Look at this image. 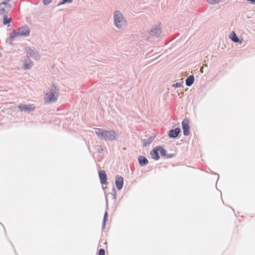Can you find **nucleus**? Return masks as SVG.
I'll return each instance as SVG.
<instances>
[{"label": "nucleus", "instance_id": "1", "mask_svg": "<svg viewBox=\"0 0 255 255\" xmlns=\"http://www.w3.org/2000/svg\"><path fill=\"white\" fill-rule=\"evenodd\" d=\"M95 133L98 137H101L105 140H114L116 138V132L113 130H108L100 128H94Z\"/></svg>", "mask_w": 255, "mask_h": 255}, {"label": "nucleus", "instance_id": "2", "mask_svg": "<svg viewBox=\"0 0 255 255\" xmlns=\"http://www.w3.org/2000/svg\"><path fill=\"white\" fill-rule=\"evenodd\" d=\"M29 34V30L27 26H22L16 30H13L12 33L10 34L9 39V42L12 44V41L13 38L19 36H26Z\"/></svg>", "mask_w": 255, "mask_h": 255}, {"label": "nucleus", "instance_id": "3", "mask_svg": "<svg viewBox=\"0 0 255 255\" xmlns=\"http://www.w3.org/2000/svg\"><path fill=\"white\" fill-rule=\"evenodd\" d=\"M114 22L118 28H122L127 25V22L123 14L119 11H116L114 15Z\"/></svg>", "mask_w": 255, "mask_h": 255}, {"label": "nucleus", "instance_id": "4", "mask_svg": "<svg viewBox=\"0 0 255 255\" xmlns=\"http://www.w3.org/2000/svg\"><path fill=\"white\" fill-rule=\"evenodd\" d=\"M10 8V5L7 2H2L0 3V14L4 15L7 13Z\"/></svg>", "mask_w": 255, "mask_h": 255}, {"label": "nucleus", "instance_id": "5", "mask_svg": "<svg viewBox=\"0 0 255 255\" xmlns=\"http://www.w3.org/2000/svg\"><path fill=\"white\" fill-rule=\"evenodd\" d=\"M46 97L48 102H55L57 99L58 93L55 90H51L49 93L46 94Z\"/></svg>", "mask_w": 255, "mask_h": 255}, {"label": "nucleus", "instance_id": "6", "mask_svg": "<svg viewBox=\"0 0 255 255\" xmlns=\"http://www.w3.org/2000/svg\"><path fill=\"white\" fill-rule=\"evenodd\" d=\"M182 128L183 129V133L185 135H187L189 134V121L188 119H184L182 123Z\"/></svg>", "mask_w": 255, "mask_h": 255}, {"label": "nucleus", "instance_id": "7", "mask_svg": "<svg viewBox=\"0 0 255 255\" xmlns=\"http://www.w3.org/2000/svg\"><path fill=\"white\" fill-rule=\"evenodd\" d=\"M17 107L21 111L25 112H30L33 111L35 109V107L32 105H19Z\"/></svg>", "mask_w": 255, "mask_h": 255}, {"label": "nucleus", "instance_id": "8", "mask_svg": "<svg viewBox=\"0 0 255 255\" xmlns=\"http://www.w3.org/2000/svg\"><path fill=\"white\" fill-rule=\"evenodd\" d=\"M116 184L117 188L119 190L123 188L124 184V178L121 176L117 175L116 176Z\"/></svg>", "mask_w": 255, "mask_h": 255}, {"label": "nucleus", "instance_id": "9", "mask_svg": "<svg viewBox=\"0 0 255 255\" xmlns=\"http://www.w3.org/2000/svg\"><path fill=\"white\" fill-rule=\"evenodd\" d=\"M99 175L101 184H106L107 181V176L106 171L105 170H101L99 172Z\"/></svg>", "mask_w": 255, "mask_h": 255}, {"label": "nucleus", "instance_id": "10", "mask_svg": "<svg viewBox=\"0 0 255 255\" xmlns=\"http://www.w3.org/2000/svg\"><path fill=\"white\" fill-rule=\"evenodd\" d=\"M180 132V129L179 128H176L175 129H171L169 131L168 135L170 137L175 138L177 137Z\"/></svg>", "mask_w": 255, "mask_h": 255}, {"label": "nucleus", "instance_id": "11", "mask_svg": "<svg viewBox=\"0 0 255 255\" xmlns=\"http://www.w3.org/2000/svg\"><path fill=\"white\" fill-rule=\"evenodd\" d=\"M158 154L159 153L157 147H155L150 152V155L151 157L155 160H158V159H159V156Z\"/></svg>", "mask_w": 255, "mask_h": 255}, {"label": "nucleus", "instance_id": "12", "mask_svg": "<svg viewBox=\"0 0 255 255\" xmlns=\"http://www.w3.org/2000/svg\"><path fill=\"white\" fill-rule=\"evenodd\" d=\"M139 163L141 166H144L148 163V161L146 158L143 156H139L138 157Z\"/></svg>", "mask_w": 255, "mask_h": 255}, {"label": "nucleus", "instance_id": "13", "mask_svg": "<svg viewBox=\"0 0 255 255\" xmlns=\"http://www.w3.org/2000/svg\"><path fill=\"white\" fill-rule=\"evenodd\" d=\"M194 81V78L193 75H190L189 76L187 79L186 80V84L188 86H191Z\"/></svg>", "mask_w": 255, "mask_h": 255}, {"label": "nucleus", "instance_id": "14", "mask_svg": "<svg viewBox=\"0 0 255 255\" xmlns=\"http://www.w3.org/2000/svg\"><path fill=\"white\" fill-rule=\"evenodd\" d=\"M32 65V63L30 60H28L27 61H25L23 64V68L24 69H29Z\"/></svg>", "mask_w": 255, "mask_h": 255}, {"label": "nucleus", "instance_id": "15", "mask_svg": "<svg viewBox=\"0 0 255 255\" xmlns=\"http://www.w3.org/2000/svg\"><path fill=\"white\" fill-rule=\"evenodd\" d=\"M230 38L235 42H238L239 41V38L237 37L236 33L232 31L230 35Z\"/></svg>", "mask_w": 255, "mask_h": 255}, {"label": "nucleus", "instance_id": "16", "mask_svg": "<svg viewBox=\"0 0 255 255\" xmlns=\"http://www.w3.org/2000/svg\"><path fill=\"white\" fill-rule=\"evenodd\" d=\"M151 34H155L156 36H159L161 34V29L159 27H156L151 31Z\"/></svg>", "mask_w": 255, "mask_h": 255}, {"label": "nucleus", "instance_id": "17", "mask_svg": "<svg viewBox=\"0 0 255 255\" xmlns=\"http://www.w3.org/2000/svg\"><path fill=\"white\" fill-rule=\"evenodd\" d=\"M158 153H160L161 156H165L166 155V150L160 146H157Z\"/></svg>", "mask_w": 255, "mask_h": 255}, {"label": "nucleus", "instance_id": "18", "mask_svg": "<svg viewBox=\"0 0 255 255\" xmlns=\"http://www.w3.org/2000/svg\"><path fill=\"white\" fill-rule=\"evenodd\" d=\"M11 20L10 18H7V16L4 14L3 17L2 23L3 24L5 25L8 23H9Z\"/></svg>", "mask_w": 255, "mask_h": 255}, {"label": "nucleus", "instance_id": "19", "mask_svg": "<svg viewBox=\"0 0 255 255\" xmlns=\"http://www.w3.org/2000/svg\"><path fill=\"white\" fill-rule=\"evenodd\" d=\"M221 0H207L208 2L212 4L219 3Z\"/></svg>", "mask_w": 255, "mask_h": 255}, {"label": "nucleus", "instance_id": "20", "mask_svg": "<svg viewBox=\"0 0 255 255\" xmlns=\"http://www.w3.org/2000/svg\"><path fill=\"white\" fill-rule=\"evenodd\" d=\"M99 255H105V251L104 249H101L99 250Z\"/></svg>", "mask_w": 255, "mask_h": 255}, {"label": "nucleus", "instance_id": "21", "mask_svg": "<svg viewBox=\"0 0 255 255\" xmlns=\"http://www.w3.org/2000/svg\"><path fill=\"white\" fill-rule=\"evenodd\" d=\"M73 0H63V2L61 3L62 4L65 3H70Z\"/></svg>", "mask_w": 255, "mask_h": 255}, {"label": "nucleus", "instance_id": "22", "mask_svg": "<svg viewBox=\"0 0 255 255\" xmlns=\"http://www.w3.org/2000/svg\"><path fill=\"white\" fill-rule=\"evenodd\" d=\"M52 0H43V2L45 4L49 3Z\"/></svg>", "mask_w": 255, "mask_h": 255}, {"label": "nucleus", "instance_id": "23", "mask_svg": "<svg viewBox=\"0 0 255 255\" xmlns=\"http://www.w3.org/2000/svg\"><path fill=\"white\" fill-rule=\"evenodd\" d=\"M33 57H35L36 59H38L39 58V56L36 52H35L34 53Z\"/></svg>", "mask_w": 255, "mask_h": 255}, {"label": "nucleus", "instance_id": "24", "mask_svg": "<svg viewBox=\"0 0 255 255\" xmlns=\"http://www.w3.org/2000/svg\"><path fill=\"white\" fill-rule=\"evenodd\" d=\"M108 217V213L107 212H105L104 215V221L105 222L107 218Z\"/></svg>", "mask_w": 255, "mask_h": 255}, {"label": "nucleus", "instance_id": "25", "mask_svg": "<svg viewBox=\"0 0 255 255\" xmlns=\"http://www.w3.org/2000/svg\"><path fill=\"white\" fill-rule=\"evenodd\" d=\"M146 142H143V145L145 146V145H146Z\"/></svg>", "mask_w": 255, "mask_h": 255}, {"label": "nucleus", "instance_id": "26", "mask_svg": "<svg viewBox=\"0 0 255 255\" xmlns=\"http://www.w3.org/2000/svg\"><path fill=\"white\" fill-rule=\"evenodd\" d=\"M178 84L177 83V84H176V87H178Z\"/></svg>", "mask_w": 255, "mask_h": 255}]
</instances>
